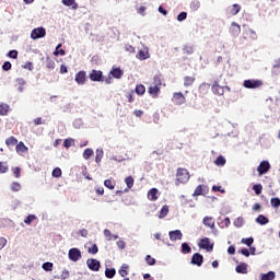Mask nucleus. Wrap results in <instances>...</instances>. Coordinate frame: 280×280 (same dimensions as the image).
I'll list each match as a JSON object with an SVG mask.
<instances>
[{
    "label": "nucleus",
    "instance_id": "nucleus-19",
    "mask_svg": "<svg viewBox=\"0 0 280 280\" xmlns=\"http://www.w3.org/2000/svg\"><path fill=\"white\" fill-rule=\"evenodd\" d=\"M255 222L257 224H260V226H266V224H268L270 222V219H268V217L264 215V214H259L256 219Z\"/></svg>",
    "mask_w": 280,
    "mask_h": 280
},
{
    "label": "nucleus",
    "instance_id": "nucleus-15",
    "mask_svg": "<svg viewBox=\"0 0 280 280\" xmlns=\"http://www.w3.org/2000/svg\"><path fill=\"white\" fill-rule=\"evenodd\" d=\"M212 93L214 95H224V86L220 85L218 81L212 84Z\"/></svg>",
    "mask_w": 280,
    "mask_h": 280
},
{
    "label": "nucleus",
    "instance_id": "nucleus-5",
    "mask_svg": "<svg viewBox=\"0 0 280 280\" xmlns=\"http://www.w3.org/2000/svg\"><path fill=\"white\" fill-rule=\"evenodd\" d=\"M86 266L89 270H92V272H100V268H102V262L95 258H89L86 260Z\"/></svg>",
    "mask_w": 280,
    "mask_h": 280
},
{
    "label": "nucleus",
    "instance_id": "nucleus-42",
    "mask_svg": "<svg viewBox=\"0 0 280 280\" xmlns=\"http://www.w3.org/2000/svg\"><path fill=\"white\" fill-rule=\"evenodd\" d=\"M125 183L128 189H132V187L135 186V178H132V176H128L125 178Z\"/></svg>",
    "mask_w": 280,
    "mask_h": 280
},
{
    "label": "nucleus",
    "instance_id": "nucleus-32",
    "mask_svg": "<svg viewBox=\"0 0 280 280\" xmlns=\"http://www.w3.org/2000/svg\"><path fill=\"white\" fill-rule=\"evenodd\" d=\"M62 48V44H58L55 48L54 56H66V51Z\"/></svg>",
    "mask_w": 280,
    "mask_h": 280
},
{
    "label": "nucleus",
    "instance_id": "nucleus-45",
    "mask_svg": "<svg viewBox=\"0 0 280 280\" xmlns=\"http://www.w3.org/2000/svg\"><path fill=\"white\" fill-rule=\"evenodd\" d=\"M196 79L194 77H185L184 78V86H191Z\"/></svg>",
    "mask_w": 280,
    "mask_h": 280
},
{
    "label": "nucleus",
    "instance_id": "nucleus-27",
    "mask_svg": "<svg viewBox=\"0 0 280 280\" xmlns=\"http://www.w3.org/2000/svg\"><path fill=\"white\" fill-rule=\"evenodd\" d=\"M115 275H117V270L115 268H106L105 269L106 279H115Z\"/></svg>",
    "mask_w": 280,
    "mask_h": 280
},
{
    "label": "nucleus",
    "instance_id": "nucleus-48",
    "mask_svg": "<svg viewBox=\"0 0 280 280\" xmlns=\"http://www.w3.org/2000/svg\"><path fill=\"white\" fill-rule=\"evenodd\" d=\"M144 259H145L148 266H155L156 265V259L153 258L151 255H147Z\"/></svg>",
    "mask_w": 280,
    "mask_h": 280
},
{
    "label": "nucleus",
    "instance_id": "nucleus-2",
    "mask_svg": "<svg viewBox=\"0 0 280 280\" xmlns=\"http://www.w3.org/2000/svg\"><path fill=\"white\" fill-rule=\"evenodd\" d=\"M213 246L214 244L211 243V238L209 237H203L198 243V247L201 248L202 250H207V253H212Z\"/></svg>",
    "mask_w": 280,
    "mask_h": 280
},
{
    "label": "nucleus",
    "instance_id": "nucleus-43",
    "mask_svg": "<svg viewBox=\"0 0 280 280\" xmlns=\"http://www.w3.org/2000/svg\"><path fill=\"white\" fill-rule=\"evenodd\" d=\"M234 226H236V229H242L244 226V218L238 217L234 220Z\"/></svg>",
    "mask_w": 280,
    "mask_h": 280
},
{
    "label": "nucleus",
    "instance_id": "nucleus-41",
    "mask_svg": "<svg viewBox=\"0 0 280 280\" xmlns=\"http://www.w3.org/2000/svg\"><path fill=\"white\" fill-rule=\"evenodd\" d=\"M241 243H242V244H245V246L250 247V246H253V244L255 243V238H253V236H249V237H247V238H242V240H241Z\"/></svg>",
    "mask_w": 280,
    "mask_h": 280
},
{
    "label": "nucleus",
    "instance_id": "nucleus-23",
    "mask_svg": "<svg viewBox=\"0 0 280 280\" xmlns=\"http://www.w3.org/2000/svg\"><path fill=\"white\" fill-rule=\"evenodd\" d=\"M62 5L71 8V10H78V2L75 0H61Z\"/></svg>",
    "mask_w": 280,
    "mask_h": 280
},
{
    "label": "nucleus",
    "instance_id": "nucleus-10",
    "mask_svg": "<svg viewBox=\"0 0 280 280\" xmlns=\"http://www.w3.org/2000/svg\"><path fill=\"white\" fill-rule=\"evenodd\" d=\"M74 82H77L79 86H84V84H86V71L80 70L74 77Z\"/></svg>",
    "mask_w": 280,
    "mask_h": 280
},
{
    "label": "nucleus",
    "instance_id": "nucleus-14",
    "mask_svg": "<svg viewBox=\"0 0 280 280\" xmlns=\"http://www.w3.org/2000/svg\"><path fill=\"white\" fill-rule=\"evenodd\" d=\"M15 152H18L19 154H26L27 152H30V148H27V145H25V142L20 141L15 145Z\"/></svg>",
    "mask_w": 280,
    "mask_h": 280
},
{
    "label": "nucleus",
    "instance_id": "nucleus-28",
    "mask_svg": "<svg viewBox=\"0 0 280 280\" xmlns=\"http://www.w3.org/2000/svg\"><path fill=\"white\" fill-rule=\"evenodd\" d=\"M149 93L153 96L156 97L159 95V93H161V88H159V85H151L149 88Z\"/></svg>",
    "mask_w": 280,
    "mask_h": 280
},
{
    "label": "nucleus",
    "instance_id": "nucleus-17",
    "mask_svg": "<svg viewBox=\"0 0 280 280\" xmlns=\"http://www.w3.org/2000/svg\"><path fill=\"white\" fill-rule=\"evenodd\" d=\"M25 84H27V81L23 78L15 79V86L18 88L19 93H23L25 91Z\"/></svg>",
    "mask_w": 280,
    "mask_h": 280
},
{
    "label": "nucleus",
    "instance_id": "nucleus-46",
    "mask_svg": "<svg viewBox=\"0 0 280 280\" xmlns=\"http://www.w3.org/2000/svg\"><path fill=\"white\" fill-rule=\"evenodd\" d=\"M262 189H264V186H261V184H255L253 186V190L255 191L256 196H261Z\"/></svg>",
    "mask_w": 280,
    "mask_h": 280
},
{
    "label": "nucleus",
    "instance_id": "nucleus-21",
    "mask_svg": "<svg viewBox=\"0 0 280 280\" xmlns=\"http://www.w3.org/2000/svg\"><path fill=\"white\" fill-rule=\"evenodd\" d=\"M148 198L149 200H152V201L159 200V188H151L148 191Z\"/></svg>",
    "mask_w": 280,
    "mask_h": 280
},
{
    "label": "nucleus",
    "instance_id": "nucleus-59",
    "mask_svg": "<svg viewBox=\"0 0 280 280\" xmlns=\"http://www.w3.org/2000/svg\"><path fill=\"white\" fill-rule=\"evenodd\" d=\"M83 124L84 122L82 121V119L78 118L73 121V128H77V129L82 128Z\"/></svg>",
    "mask_w": 280,
    "mask_h": 280
},
{
    "label": "nucleus",
    "instance_id": "nucleus-40",
    "mask_svg": "<svg viewBox=\"0 0 280 280\" xmlns=\"http://www.w3.org/2000/svg\"><path fill=\"white\" fill-rule=\"evenodd\" d=\"M118 275H120V277H128V265L124 264L120 269L118 270Z\"/></svg>",
    "mask_w": 280,
    "mask_h": 280
},
{
    "label": "nucleus",
    "instance_id": "nucleus-18",
    "mask_svg": "<svg viewBox=\"0 0 280 280\" xmlns=\"http://www.w3.org/2000/svg\"><path fill=\"white\" fill-rule=\"evenodd\" d=\"M173 102L177 104V106H182V104L185 102V95H183V92H177L173 95Z\"/></svg>",
    "mask_w": 280,
    "mask_h": 280
},
{
    "label": "nucleus",
    "instance_id": "nucleus-24",
    "mask_svg": "<svg viewBox=\"0 0 280 280\" xmlns=\"http://www.w3.org/2000/svg\"><path fill=\"white\" fill-rule=\"evenodd\" d=\"M277 278L275 271H268L267 273H260V280H273Z\"/></svg>",
    "mask_w": 280,
    "mask_h": 280
},
{
    "label": "nucleus",
    "instance_id": "nucleus-8",
    "mask_svg": "<svg viewBox=\"0 0 280 280\" xmlns=\"http://www.w3.org/2000/svg\"><path fill=\"white\" fill-rule=\"evenodd\" d=\"M257 172L259 176H264V174H268L270 172V162L268 160H264L257 166Z\"/></svg>",
    "mask_w": 280,
    "mask_h": 280
},
{
    "label": "nucleus",
    "instance_id": "nucleus-49",
    "mask_svg": "<svg viewBox=\"0 0 280 280\" xmlns=\"http://www.w3.org/2000/svg\"><path fill=\"white\" fill-rule=\"evenodd\" d=\"M270 202H271V207H273V209H279V206H280L279 197L271 198Z\"/></svg>",
    "mask_w": 280,
    "mask_h": 280
},
{
    "label": "nucleus",
    "instance_id": "nucleus-37",
    "mask_svg": "<svg viewBox=\"0 0 280 280\" xmlns=\"http://www.w3.org/2000/svg\"><path fill=\"white\" fill-rule=\"evenodd\" d=\"M74 143H75V139L67 138L63 140V148H66V150H69V148H71V145H73Z\"/></svg>",
    "mask_w": 280,
    "mask_h": 280
},
{
    "label": "nucleus",
    "instance_id": "nucleus-6",
    "mask_svg": "<svg viewBox=\"0 0 280 280\" xmlns=\"http://www.w3.org/2000/svg\"><path fill=\"white\" fill-rule=\"evenodd\" d=\"M89 78L91 82H104V72H102V70L93 69L90 72Z\"/></svg>",
    "mask_w": 280,
    "mask_h": 280
},
{
    "label": "nucleus",
    "instance_id": "nucleus-11",
    "mask_svg": "<svg viewBox=\"0 0 280 280\" xmlns=\"http://www.w3.org/2000/svg\"><path fill=\"white\" fill-rule=\"evenodd\" d=\"M171 242H178L183 240V232L180 230H173L168 232Z\"/></svg>",
    "mask_w": 280,
    "mask_h": 280
},
{
    "label": "nucleus",
    "instance_id": "nucleus-7",
    "mask_svg": "<svg viewBox=\"0 0 280 280\" xmlns=\"http://www.w3.org/2000/svg\"><path fill=\"white\" fill-rule=\"evenodd\" d=\"M176 177L178 183H187V180H189V171L186 168H178Z\"/></svg>",
    "mask_w": 280,
    "mask_h": 280
},
{
    "label": "nucleus",
    "instance_id": "nucleus-56",
    "mask_svg": "<svg viewBox=\"0 0 280 280\" xmlns=\"http://www.w3.org/2000/svg\"><path fill=\"white\" fill-rule=\"evenodd\" d=\"M36 220V214H28L25 219H24V223L25 224H32V221Z\"/></svg>",
    "mask_w": 280,
    "mask_h": 280
},
{
    "label": "nucleus",
    "instance_id": "nucleus-53",
    "mask_svg": "<svg viewBox=\"0 0 280 280\" xmlns=\"http://www.w3.org/2000/svg\"><path fill=\"white\" fill-rule=\"evenodd\" d=\"M161 74H155L153 78V86H159L161 88Z\"/></svg>",
    "mask_w": 280,
    "mask_h": 280
},
{
    "label": "nucleus",
    "instance_id": "nucleus-44",
    "mask_svg": "<svg viewBox=\"0 0 280 280\" xmlns=\"http://www.w3.org/2000/svg\"><path fill=\"white\" fill-rule=\"evenodd\" d=\"M88 253L90 255H97V253H100V247H97V244H93L91 247H89Z\"/></svg>",
    "mask_w": 280,
    "mask_h": 280
},
{
    "label": "nucleus",
    "instance_id": "nucleus-51",
    "mask_svg": "<svg viewBox=\"0 0 280 280\" xmlns=\"http://www.w3.org/2000/svg\"><path fill=\"white\" fill-rule=\"evenodd\" d=\"M7 56H8V58H12L13 60H16V58H19V50H16V49L10 50L7 54Z\"/></svg>",
    "mask_w": 280,
    "mask_h": 280
},
{
    "label": "nucleus",
    "instance_id": "nucleus-1",
    "mask_svg": "<svg viewBox=\"0 0 280 280\" xmlns=\"http://www.w3.org/2000/svg\"><path fill=\"white\" fill-rule=\"evenodd\" d=\"M45 36H47V30L43 26L33 28L31 32L32 40H38L39 38H45Z\"/></svg>",
    "mask_w": 280,
    "mask_h": 280
},
{
    "label": "nucleus",
    "instance_id": "nucleus-25",
    "mask_svg": "<svg viewBox=\"0 0 280 280\" xmlns=\"http://www.w3.org/2000/svg\"><path fill=\"white\" fill-rule=\"evenodd\" d=\"M214 165H217L218 167H224L226 165V158H224V155H219L214 160Z\"/></svg>",
    "mask_w": 280,
    "mask_h": 280
},
{
    "label": "nucleus",
    "instance_id": "nucleus-13",
    "mask_svg": "<svg viewBox=\"0 0 280 280\" xmlns=\"http://www.w3.org/2000/svg\"><path fill=\"white\" fill-rule=\"evenodd\" d=\"M241 32H242V27L240 26V24H237V22H232L230 26V33L234 37H237L240 36Z\"/></svg>",
    "mask_w": 280,
    "mask_h": 280
},
{
    "label": "nucleus",
    "instance_id": "nucleus-54",
    "mask_svg": "<svg viewBox=\"0 0 280 280\" xmlns=\"http://www.w3.org/2000/svg\"><path fill=\"white\" fill-rule=\"evenodd\" d=\"M240 10H242V7L237 3H234L232 5V14L235 16L236 14H240Z\"/></svg>",
    "mask_w": 280,
    "mask_h": 280
},
{
    "label": "nucleus",
    "instance_id": "nucleus-26",
    "mask_svg": "<svg viewBox=\"0 0 280 280\" xmlns=\"http://www.w3.org/2000/svg\"><path fill=\"white\" fill-rule=\"evenodd\" d=\"M10 113V106L7 103H0V115L5 117Z\"/></svg>",
    "mask_w": 280,
    "mask_h": 280
},
{
    "label": "nucleus",
    "instance_id": "nucleus-57",
    "mask_svg": "<svg viewBox=\"0 0 280 280\" xmlns=\"http://www.w3.org/2000/svg\"><path fill=\"white\" fill-rule=\"evenodd\" d=\"M116 246L119 250H124L126 248V242L124 240H119L116 242Z\"/></svg>",
    "mask_w": 280,
    "mask_h": 280
},
{
    "label": "nucleus",
    "instance_id": "nucleus-22",
    "mask_svg": "<svg viewBox=\"0 0 280 280\" xmlns=\"http://www.w3.org/2000/svg\"><path fill=\"white\" fill-rule=\"evenodd\" d=\"M202 224L205 226H208V229H213V226L215 225V220H213L212 217H205L202 220Z\"/></svg>",
    "mask_w": 280,
    "mask_h": 280
},
{
    "label": "nucleus",
    "instance_id": "nucleus-33",
    "mask_svg": "<svg viewBox=\"0 0 280 280\" xmlns=\"http://www.w3.org/2000/svg\"><path fill=\"white\" fill-rule=\"evenodd\" d=\"M167 213H170V207L165 205L160 210V214H159L160 220H163V218H165Z\"/></svg>",
    "mask_w": 280,
    "mask_h": 280
},
{
    "label": "nucleus",
    "instance_id": "nucleus-9",
    "mask_svg": "<svg viewBox=\"0 0 280 280\" xmlns=\"http://www.w3.org/2000/svg\"><path fill=\"white\" fill-rule=\"evenodd\" d=\"M190 264L200 268L205 264V256L200 253H195L190 258Z\"/></svg>",
    "mask_w": 280,
    "mask_h": 280
},
{
    "label": "nucleus",
    "instance_id": "nucleus-12",
    "mask_svg": "<svg viewBox=\"0 0 280 280\" xmlns=\"http://www.w3.org/2000/svg\"><path fill=\"white\" fill-rule=\"evenodd\" d=\"M109 75H112V78H115V80H121V78H124V70H121V68L119 67H113L109 71Z\"/></svg>",
    "mask_w": 280,
    "mask_h": 280
},
{
    "label": "nucleus",
    "instance_id": "nucleus-47",
    "mask_svg": "<svg viewBox=\"0 0 280 280\" xmlns=\"http://www.w3.org/2000/svg\"><path fill=\"white\" fill-rule=\"evenodd\" d=\"M52 178H60L62 176V170L60 167H56L51 173Z\"/></svg>",
    "mask_w": 280,
    "mask_h": 280
},
{
    "label": "nucleus",
    "instance_id": "nucleus-36",
    "mask_svg": "<svg viewBox=\"0 0 280 280\" xmlns=\"http://www.w3.org/2000/svg\"><path fill=\"white\" fill-rule=\"evenodd\" d=\"M102 159H104V150L96 149L95 163H102Z\"/></svg>",
    "mask_w": 280,
    "mask_h": 280
},
{
    "label": "nucleus",
    "instance_id": "nucleus-64",
    "mask_svg": "<svg viewBox=\"0 0 280 280\" xmlns=\"http://www.w3.org/2000/svg\"><path fill=\"white\" fill-rule=\"evenodd\" d=\"M228 254L229 255H234L235 254V245H230L228 247Z\"/></svg>",
    "mask_w": 280,
    "mask_h": 280
},
{
    "label": "nucleus",
    "instance_id": "nucleus-29",
    "mask_svg": "<svg viewBox=\"0 0 280 280\" xmlns=\"http://www.w3.org/2000/svg\"><path fill=\"white\" fill-rule=\"evenodd\" d=\"M191 12H198L200 10V0H192L189 4Z\"/></svg>",
    "mask_w": 280,
    "mask_h": 280
},
{
    "label": "nucleus",
    "instance_id": "nucleus-61",
    "mask_svg": "<svg viewBox=\"0 0 280 280\" xmlns=\"http://www.w3.org/2000/svg\"><path fill=\"white\" fill-rule=\"evenodd\" d=\"M69 276H70L69 270H63V271L61 272L60 277H56V279H62V280H65V279H69Z\"/></svg>",
    "mask_w": 280,
    "mask_h": 280
},
{
    "label": "nucleus",
    "instance_id": "nucleus-35",
    "mask_svg": "<svg viewBox=\"0 0 280 280\" xmlns=\"http://www.w3.org/2000/svg\"><path fill=\"white\" fill-rule=\"evenodd\" d=\"M182 253L183 255H189V253H191V246L189 243H182Z\"/></svg>",
    "mask_w": 280,
    "mask_h": 280
},
{
    "label": "nucleus",
    "instance_id": "nucleus-20",
    "mask_svg": "<svg viewBox=\"0 0 280 280\" xmlns=\"http://www.w3.org/2000/svg\"><path fill=\"white\" fill-rule=\"evenodd\" d=\"M103 234L107 238V242H113V240H119V235L113 234V232H110V230L108 229H105L103 231Z\"/></svg>",
    "mask_w": 280,
    "mask_h": 280
},
{
    "label": "nucleus",
    "instance_id": "nucleus-34",
    "mask_svg": "<svg viewBox=\"0 0 280 280\" xmlns=\"http://www.w3.org/2000/svg\"><path fill=\"white\" fill-rule=\"evenodd\" d=\"M19 140L14 137L11 136L5 140V145H8V148H10V145H18Z\"/></svg>",
    "mask_w": 280,
    "mask_h": 280
},
{
    "label": "nucleus",
    "instance_id": "nucleus-31",
    "mask_svg": "<svg viewBox=\"0 0 280 280\" xmlns=\"http://www.w3.org/2000/svg\"><path fill=\"white\" fill-rule=\"evenodd\" d=\"M138 60H148L150 58V52L145 50H139L137 55Z\"/></svg>",
    "mask_w": 280,
    "mask_h": 280
},
{
    "label": "nucleus",
    "instance_id": "nucleus-38",
    "mask_svg": "<svg viewBox=\"0 0 280 280\" xmlns=\"http://www.w3.org/2000/svg\"><path fill=\"white\" fill-rule=\"evenodd\" d=\"M135 93H137V95H144L145 94V85H143V84L136 85Z\"/></svg>",
    "mask_w": 280,
    "mask_h": 280
},
{
    "label": "nucleus",
    "instance_id": "nucleus-39",
    "mask_svg": "<svg viewBox=\"0 0 280 280\" xmlns=\"http://www.w3.org/2000/svg\"><path fill=\"white\" fill-rule=\"evenodd\" d=\"M42 268L45 272H51L54 270V262L46 261L42 265Z\"/></svg>",
    "mask_w": 280,
    "mask_h": 280
},
{
    "label": "nucleus",
    "instance_id": "nucleus-58",
    "mask_svg": "<svg viewBox=\"0 0 280 280\" xmlns=\"http://www.w3.org/2000/svg\"><path fill=\"white\" fill-rule=\"evenodd\" d=\"M12 69V63L10 61H4L2 65V71H10Z\"/></svg>",
    "mask_w": 280,
    "mask_h": 280
},
{
    "label": "nucleus",
    "instance_id": "nucleus-16",
    "mask_svg": "<svg viewBox=\"0 0 280 280\" xmlns=\"http://www.w3.org/2000/svg\"><path fill=\"white\" fill-rule=\"evenodd\" d=\"M237 275H248V265L246 262H241L235 267Z\"/></svg>",
    "mask_w": 280,
    "mask_h": 280
},
{
    "label": "nucleus",
    "instance_id": "nucleus-55",
    "mask_svg": "<svg viewBox=\"0 0 280 280\" xmlns=\"http://www.w3.org/2000/svg\"><path fill=\"white\" fill-rule=\"evenodd\" d=\"M187 20V12L185 11H182L178 15H177V21L179 23H183V21H186Z\"/></svg>",
    "mask_w": 280,
    "mask_h": 280
},
{
    "label": "nucleus",
    "instance_id": "nucleus-3",
    "mask_svg": "<svg viewBox=\"0 0 280 280\" xmlns=\"http://www.w3.org/2000/svg\"><path fill=\"white\" fill-rule=\"evenodd\" d=\"M264 85V81L259 79H247L243 82V86L245 89H259V86Z\"/></svg>",
    "mask_w": 280,
    "mask_h": 280
},
{
    "label": "nucleus",
    "instance_id": "nucleus-4",
    "mask_svg": "<svg viewBox=\"0 0 280 280\" xmlns=\"http://www.w3.org/2000/svg\"><path fill=\"white\" fill-rule=\"evenodd\" d=\"M68 258L70 261H80L82 259V252L78 247H72L68 252Z\"/></svg>",
    "mask_w": 280,
    "mask_h": 280
},
{
    "label": "nucleus",
    "instance_id": "nucleus-30",
    "mask_svg": "<svg viewBox=\"0 0 280 280\" xmlns=\"http://www.w3.org/2000/svg\"><path fill=\"white\" fill-rule=\"evenodd\" d=\"M93 154H95V151H93V149L88 148L83 151V159L84 161H89V159H91V156H93Z\"/></svg>",
    "mask_w": 280,
    "mask_h": 280
},
{
    "label": "nucleus",
    "instance_id": "nucleus-60",
    "mask_svg": "<svg viewBox=\"0 0 280 280\" xmlns=\"http://www.w3.org/2000/svg\"><path fill=\"white\" fill-rule=\"evenodd\" d=\"M192 196H202V185H198L192 194Z\"/></svg>",
    "mask_w": 280,
    "mask_h": 280
},
{
    "label": "nucleus",
    "instance_id": "nucleus-62",
    "mask_svg": "<svg viewBox=\"0 0 280 280\" xmlns=\"http://www.w3.org/2000/svg\"><path fill=\"white\" fill-rule=\"evenodd\" d=\"M184 54H187V56H191V54H194V47L185 46L184 47Z\"/></svg>",
    "mask_w": 280,
    "mask_h": 280
},
{
    "label": "nucleus",
    "instance_id": "nucleus-52",
    "mask_svg": "<svg viewBox=\"0 0 280 280\" xmlns=\"http://www.w3.org/2000/svg\"><path fill=\"white\" fill-rule=\"evenodd\" d=\"M11 191H21V184L18 182H13L10 186Z\"/></svg>",
    "mask_w": 280,
    "mask_h": 280
},
{
    "label": "nucleus",
    "instance_id": "nucleus-50",
    "mask_svg": "<svg viewBox=\"0 0 280 280\" xmlns=\"http://www.w3.org/2000/svg\"><path fill=\"white\" fill-rule=\"evenodd\" d=\"M104 186L107 188V189H115V182L110 180V179H105L104 180Z\"/></svg>",
    "mask_w": 280,
    "mask_h": 280
},
{
    "label": "nucleus",
    "instance_id": "nucleus-63",
    "mask_svg": "<svg viewBox=\"0 0 280 280\" xmlns=\"http://www.w3.org/2000/svg\"><path fill=\"white\" fill-rule=\"evenodd\" d=\"M8 172V165H5L3 162H0V174H7Z\"/></svg>",
    "mask_w": 280,
    "mask_h": 280
}]
</instances>
